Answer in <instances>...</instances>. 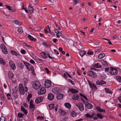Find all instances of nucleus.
<instances>
[{
    "label": "nucleus",
    "instance_id": "obj_1",
    "mask_svg": "<svg viewBox=\"0 0 121 121\" xmlns=\"http://www.w3.org/2000/svg\"><path fill=\"white\" fill-rule=\"evenodd\" d=\"M32 83L33 88L35 89H37L40 87V82L37 81H33Z\"/></svg>",
    "mask_w": 121,
    "mask_h": 121
},
{
    "label": "nucleus",
    "instance_id": "obj_2",
    "mask_svg": "<svg viewBox=\"0 0 121 121\" xmlns=\"http://www.w3.org/2000/svg\"><path fill=\"white\" fill-rule=\"evenodd\" d=\"M87 74L88 76L92 78H96L97 77L96 73L93 71H88Z\"/></svg>",
    "mask_w": 121,
    "mask_h": 121
},
{
    "label": "nucleus",
    "instance_id": "obj_3",
    "mask_svg": "<svg viewBox=\"0 0 121 121\" xmlns=\"http://www.w3.org/2000/svg\"><path fill=\"white\" fill-rule=\"evenodd\" d=\"M75 105L78 107L79 109L81 111H83L84 109V106L81 102H80L76 104Z\"/></svg>",
    "mask_w": 121,
    "mask_h": 121
},
{
    "label": "nucleus",
    "instance_id": "obj_4",
    "mask_svg": "<svg viewBox=\"0 0 121 121\" xmlns=\"http://www.w3.org/2000/svg\"><path fill=\"white\" fill-rule=\"evenodd\" d=\"M109 72L112 75H116L118 73V71L115 68L110 67V70L109 71Z\"/></svg>",
    "mask_w": 121,
    "mask_h": 121
},
{
    "label": "nucleus",
    "instance_id": "obj_5",
    "mask_svg": "<svg viewBox=\"0 0 121 121\" xmlns=\"http://www.w3.org/2000/svg\"><path fill=\"white\" fill-rule=\"evenodd\" d=\"M19 89L20 93L21 95L24 94L25 91L24 87L22 84H19Z\"/></svg>",
    "mask_w": 121,
    "mask_h": 121
},
{
    "label": "nucleus",
    "instance_id": "obj_6",
    "mask_svg": "<svg viewBox=\"0 0 121 121\" xmlns=\"http://www.w3.org/2000/svg\"><path fill=\"white\" fill-rule=\"evenodd\" d=\"M46 92V90L44 87H41L38 91V94L39 95H41L45 94Z\"/></svg>",
    "mask_w": 121,
    "mask_h": 121
},
{
    "label": "nucleus",
    "instance_id": "obj_7",
    "mask_svg": "<svg viewBox=\"0 0 121 121\" xmlns=\"http://www.w3.org/2000/svg\"><path fill=\"white\" fill-rule=\"evenodd\" d=\"M52 83L51 81L48 80H46L44 83V85L46 87L49 88L51 87Z\"/></svg>",
    "mask_w": 121,
    "mask_h": 121
},
{
    "label": "nucleus",
    "instance_id": "obj_8",
    "mask_svg": "<svg viewBox=\"0 0 121 121\" xmlns=\"http://www.w3.org/2000/svg\"><path fill=\"white\" fill-rule=\"evenodd\" d=\"M89 83V85L90 88H91V89L93 90H97V88L95 84L93 83L90 82L89 81H88Z\"/></svg>",
    "mask_w": 121,
    "mask_h": 121
},
{
    "label": "nucleus",
    "instance_id": "obj_9",
    "mask_svg": "<svg viewBox=\"0 0 121 121\" xmlns=\"http://www.w3.org/2000/svg\"><path fill=\"white\" fill-rule=\"evenodd\" d=\"M9 63L12 69L13 70L15 69L16 67L13 62L11 60H10L9 61Z\"/></svg>",
    "mask_w": 121,
    "mask_h": 121
},
{
    "label": "nucleus",
    "instance_id": "obj_10",
    "mask_svg": "<svg viewBox=\"0 0 121 121\" xmlns=\"http://www.w3.org/2000/svg\"><path fill=\"white\" fill-rule=\"evenodd\" d=\"M44 97H39L37 98L35 101V102L36 104H38L40 102L44 99Z\"/></svg>",
    "mask_w": 121,
    "mask_h": 121
},
{
    "label": "nucleus",
    "instance_id": "obj_11",
    "mask_svg": "<svg viewBox=\"0 0 121 121\" xmlns=\"http://www.w3.org/2000/svg\"><path fill=\"white\" fill-rule=\"evenodd\" d=\"M85 106L89 109L92 108L93 107V106L91 104L86 101L85 102Z\"/></svg>",
    "mask_w": 121,
    "mask_h": 121
},
{
    "label": "nucleus",
    "instance_id": "obj_12",
    "mask_svg": "<svg viewBox=\"0 0 121 121\" xmlns=\"http://www.w3.org/2000/svg\"><path fill=\"white\" fill-rule=\"evenodd\" d=\"M54 98V95L51 93L49 94L48 95V99L50 100H53Z\"/></svg>",
    "mask_w": 121,
    "mask_h": 121
},
{
    "label": "nucleus",
    "instance_id": "obj_13",
    "mask_svg": "<svg viewBox=\"0 0 121 121\" xmlns=\"http://www.w3.org/2000/svg\"><path fill=\"white\" fill-rule=\"evenodd\" d=\"M63 95L59 93L57 94L56 97L57 99L60 100L62 99L63 96Z\"/></svg>",
    "mask_w": 121,
    "mask_h": 121
},
{
    "label": "nucleus",
    "instance_id": "obj_14",
    "mask_svg": "<svg viewBox=\"0 0 121 121\" xmlns=\"http://www.w3.org/2000/svg\"><path fill=\"white\" fill-rule=\"evenodd\" d=\"M42 55H43V57L45 58H47L48 57L50 59H52V57L50 56L49 54L48 53H46L44 52H42Z\"/></svg>",
    "mask_w": 121,
    "mask_h": 121
},
{
    "label": "nucleus",
    "instance_id": "obj_15",
    "mask_svg": "<svg viewBox=\"0 0 121 121\" xmlns=\"http://www.w3.org/2000/svg\"><path fill=\"white\" fill-rule=\"evenodd\" d=\"M95 115V114L94 112L92 113V115H91L89 113H87L85 116L87 118H93L94 117V116Z\"/></svg>",
    "mask_w": 121,
    "mask_h": 121
},
{
    "label": "nucleus",
    "instance_id": "obj_16",
    "mask_svg": "<svg viewBox=\"0 0 121 121\" xmlns=\"http://www.w3.org/2000/svg\"><path fill=\"white\" fill-rule=\"evenodd\" d=\"M69 91L72 93H77L78 91L72 88H69Z\"/></svg>",
    "mask_w": 121,
    "mask_h": 121
},
{
    "label": "nucleus",
    "instance_id": "obj_17",
    "mask_svg": "<svg viewBox=\"0 0 121 121\" xmlns=\"http://www.w3.org/2000/svg\"><path fill=\"white\" fill-rule=\"evenodd\" d=\"M72 98L74 100H77L79 99V96L77 94H74L72 95Z\"/></svg>",
    "mask_w": 121,
    "mask_h": 121
},
{
    "label": "nucleus",
    "instance_id": "obj_18",
    "mask_svg": "<svg viewBox=\"0 0 121 121\" xmlns=\"http://www.w3.org/2000/svg\"><path fill=\"white\" fill-rule=\"evenodd\" d=\"M96 83L97 85H102L104 84H106V82L103 80H101L100 81H97L96 82Z\"/></svg>",
    "mask_w": 121,
    "mask_h": 121
},
{
    "label": "nucleus",
    "instance_id": "obj_19",
    "mask_svg": "<svg viewBox=\"0 0 121 121\" xmlns=\"http://www.w3.org/2000/svg\"><path fill=\"white\" fill-rule=\"evenodd\" d=\"M94 67L96 68H99L101 67V65L99 63H97L94 65Z\"/></svg>",
    "mask_w": 121,
    "mask_h": 121
},
{
    "label": "nucleus",
    "instance_id": "obj_20",
    "mask_svg": "<svg viewBox=\"0 0 121 121\" xmlns=\"http://www.w3.org/2000/svg\"><path fill=\"white\" fill-rule=\"evenodd\" d=\"M33 100H31L30 102L29 107L31 109L35 108V105L33 104Z\"/></svg>",
    "mask_w": 121,
    "mask_h": 121
},
{
    "label": "nucleus",
    "instance_id": "obj_21",
    "mask_svg": "<svg viewBox=\"0 0 121 121\" xmlns=\"http://www.w3.org/2000/svg\"><path fill=\"white\" fill-rule=\"evenodd\" d=\"M21 109L22 111L26 115L27 114L28 112L25 109L23 106H21Z\"/></svg>",
    "mask_w": 121,
    "mask_h": 121
},
{
    "label": "nucleus",
    "instance_id": "obj_22",
    "mask_svg": "<svg viewBox=\"0 0 121 121\" xmlns=\"http://www.w3.org/2000/svg\"><path fill=\"white\" fill-rule=\"evenodd\" d=\"M22 82L25 85H26L28 83V81L27 79L26 78H24L23 79Z\"/></svg>",
    "mask_w": 121,
    "mask_h": 121
},
{
    "label": "nucleus",
    "instance_id": "obj_23",
    "mask_svg": "<svg viewBox=\"0 0 121 121\" xmlns=\"http://www.w3.org/2000/svg\"><path fill=\"white\" fill-rule=\"evenodd\" d=\"M8 75L10 79H11L13 78V74L11 72L9 71V72Z\"/></svg>",
    "mask_w": 121,
    "mask_h": 121
},
{
    "label": "nucleus",
    "instance_id": "obj_24",
    "mask_svg": "<svg viewBox=\"0 0 121 121\" xmlns=\"http://www.w3.org/2000/svg\"><path fill=\"white\" fill-rule=\"evenodd\" d=\"M28 37L30 39L31 41H36L37 40L36 39L34 38L33 37L30 35H28Z\"/></svg>",
    "mask_w": 121,
    "mask_h": 121
},
{
    "label": "nucleus",
    "instance_id": "obj_25",
    "mask_svg": "<svg viewBox=\"0 0 121 121\" xmlns=\"http://www.w3.org/2000/svg\"><path fill=\"white\" fill-rule=\"evenodd\" d=\"M23 63L28 69H29V68L30 67L31 65L25 61L23 62Z\"/></svg>",
    "mask_w": 121,
    "mask_h": 121
},
{
    "label": "nucleus",
    "instance_id": "obj_26",
    "mask_svg": "<svg viewBox=\"0 0 121 121\" xmlns=\"http://www.w3.org/2000/svg\"><path fill=\"white\" fill-rule=\"evenodd\" d=\"M29 12L31 13H33V8L32 6L30 5L28 7Z\"/></svg>",
    "mask_w": 121,
    "mask_h": 121
},
{
    "label": "nucleus",
    "instance_id": "obj_27",
    "mask_svg": "<svg viewBox=\"0 0 121 121\" xmlns=\"http://www.w3.org/2000/svg\"><path fill=\"white\" fill-rule=\"evenodd\" d=\"M98 112H105V110L100 108V107H97L96 108Z\"/></svg>",
    "mask_w": 121,
    "mask_h": 121
},
{
    "label": "nucleus",
    "instance_id": "obj_28",
    "mask_svg": "<svg viewBox=\"0 0 121 121\" xmlns=\"http://www.w3.org/2000/svg\"><path fill=\"white\" fill-rule=\"evenodd\" d=\"M105 92L107 93H108L111 94H112V92L108 88H105Z\"/></svg>",
    "mask_w": 121,
    "mask_h": 121
},
{
    "label": "nucleus",
    "instance_id": "obj_29",
    "mask_svg": "<svg viewBox=\"0 0 121 121\" xmlns=\"http://www.w3.org/2000/svg\"><path fill=\"white\" fill-rule=\"evenodd\" d=\"M12 95L14 96L15 99H16L18 98V96L16 92L13 91L12 93Z\"/></svg>",
    "mask_w": 121,
    "mask_h": 121
},
{
    "label": "nucleus",
    "instance_id": "obj_30",
    "mask_svg": "<svg viewBox=\"0 0 121 121\" xmlns=\"http://www.w3.org/2000/svg\"><path fill=\"white\" fill-rule=\"evenodd\" d=\"M86 53V52L84 51H80L79 52V54L81 56H82Z\"/></svg>",
    "mask_w": 121,
    "mask_h": 121
},
{
    "label": "nucleus",
    "instance_id": "obj_31",
    "mask_svg": "<svg viewBox=\"0 0 121 121\" xmlns=\"http://www.w3.org/2000/svg\"><path fill=\"white\" fill-rule=\"evenodd\" d=\"M77 114V113L74 111H72L71 113V115L73 117H76Z\"/></svg>",
    "mask_w": 121,
    "mask_h": 121
},
{
    "label": "nucleus",
    "instance_id": "obj_32",
    "mask_svg": "<svg viewBox=\"0 0 121 121\" xmlns=\"http://www.w3.org/2000/svg\"><path fill=\"white\" fill-rule=\"evenodd\" d=\"M49 109L50 110H52L54 107V104H52L48 105Z\"/></svg>",
    "mask_w": 121,
    "mask_h": 121
},
{
    "label": "nucleus",
    "instance_id": "obj_33",
    "mask_svg": "<svg viewBox=\"0 0 121 121\" xmlns=\"http://www.w3.org/2000/svg\"><path fill=\"white\" fill-rule=\"evenodd\" d=\"M105 56V54L104 53H100L98 56V58L101 59L104 57Z\"/></svg>",
    "mask_w": 121,
    "mask_h": 121
},
{
    "label": "nucleus",
    "instance_id": "obj_34",
    "mask_svg": "<svg viewBox=\"0 0 121 121\" xmlns=\"http://www.w3.org/2000/svg\"><path fill=\"white\" fill-rule=\"evenodd\" d=\"M0 63L1 64H3L4 65H5L6 63L3 60L2 58L0 57Z\"/></svg>",
    "mask_w": 121,
    "mask_h": 121
},
{
    "label": "nucleus",
    "instance_id": "obj_35",
    "mask_svg": "<svg viewBox=\"0 0 121 121\" xmlns=\"http://www.w3.org/2000/svg\"><path fill=\"white\" fill-rule=\"evenodd\" d=\"M65 105L66 108H70L71 107V104L68 103H65Z\"/></svg>",
    "mask_w": 121,
    "mask_h": 121
},
{
    "label": "nucleus",
    "instance_id": "obj_36",
    "mask_svg": "<svg viewBox=\"0 0 121 121\" xmlns=\"http://www.w3.org/2000/svg\"><path fill=\"white\" fill-rule=\"evenodd\" d=\"M102 64L105 66H107L108 64L107 62L104 60H102L101 62Z\"/></svg>",
    "mask_w": 121,
    "mask_h": 121
},
{
    "label": "nucleus",
    "instance_id": "obj_37",
    "mask_svg": "<svg viewBox=\"0 0 121 121\" xmlns=\"http://www.w3.org/2000/svg\"><path fill=\"white\" fill-rule=\"evenodd\" d=\"M116 77L118 81L121 83V77L117 76H116Z\"/></svg>",
    "mask_w": 121,
    "mask_h": 121
},
{
    "label": "nucleus",
    "instance_id": "obj_38",
    "mask_svg": "<svg viewBox=\"0 0 121 121\" xmlns=\"http://www.w3.org/2000/svg\"><path fill=\"white\" fill-rule=\"evenodd\" d=\"M10 52L13 54L17 56L18 55H19L16 52L13 50H11L10 51Z\"/></svg>",
    "mask_w": 121,
    "mask_h": 121
},
{
    "label": "nucleus",
    "instance_id": "obj_39",
    "mask_svg": "<svg viewBox=\"0 0 121 121\" xmlns=\"http://www.w3.org/2000/svg\"><path fill=\"white\" fill-rule=\"evenodd\" d=\"M96 116L98 118H99L100 119H102L103 118V116L101 114L98 113L97 114Z\"/></svg>",
    "mask_w": 121,
    "mask_h": 121
},
{
    "label": "nucleus",
    "instance_id": "obj_40",
    "mask_svg": "<svg viewBox=\"0 0 121 121\" xmlns=\"http://www.w3.org/2000/svg\"><path fill=\"white\" fill-rule=\"evenodd\" d=\"M17 116L18 118H22L24 115L22 113H19L17 114Z\"/></svg>",
    "mask_w": 121,
    "mask_h": 121
},
{
    "label": "nucleus",
    "instance_id": "obj_41",
    "mask_svg": "<svg viewBox=\"0 0 121 121\" xmlns=\"http://www.w3.org/2000/svg\"><path fill=\"white\" fill-rule=\"evenodd\" d=\"M57 88H55L53 89V91L55 94H57L58 91H57Z\"/></svg>",
    "mask_w": 121,
    "mask_h": 121
},
{
    "label": "nucleus",
    "instance_id": "obj_42",
    "mask_svg": "<svg viewBox=\"0 0 121 121\" xmlns=\"http://www.w3.org/2000/svg\"><path fill=\"white\" fill-rule=\"evenodd\" d=\"M17 31L20 34H22L23 32L22 29L21 28H19L18 29Z\"/></svg>",
    "mask_w": 121,
    "mask_h": 121
},
{
    "label": "nucleus",
    "instance_id": "obj_43",
    "mask_svg": "<svg viewBox=\"0 0 121 121\" xmlns=\"http://www.w3.org/2000/svg\"><path fill=\"white\" fill-rule=\"evenodd\" d=\"M60 112L61 114L62 115H66V112L62 110H60Z\"/></svg>",
    "mask_w": 121,
    "mask_h": 121
},
{
    "label": "nucleus",
    "instance_id": "obj_44",
    "mask_svg": "<svg viewBox=\"0 0 121 121\" xmlns=\"http://www.w3.org/2000/svg\"><path fill=\"white\" fill-rule=\"evenodd\" d=\"M0 47L2 49V50L4 49L5 48H6L4 45L3 44H1Z\"/></svg>",
    "mask_w": 121,
    "mask_h": 121
},
{
    "label": "nucleus",
    "instance_id": "obj_45",
    "mask_svg": "<svg viewBox=\"0 0 121 121\" xmlns=\"http://www.w3.org/2000/svg\"><path fill=\"white\" fill-rule=\"evenodd\" d=\"M0 47L2 49V50L4 49L5 48H6L4 45L3 44H1Z\"/></svg>",
    "mask_w": 121,
    "mask_h": 121
},
{
    "label": "nucleus",
    "instance_id": "obj_46",
    "mask_svg": "<svg viewBox=\"0 0 121 121\" xmlns=\"http://www.w3.org/2000/svg\"><path fill=\"white\" fill-rule=\"evenodd\" d=\"M3 52L5 54H7L8 53V52L6 48H5L4 50H2Z\"/></svg>",
    "mask_w": 121,
    "mask_h": 121
},
{
    "label": "nucleus",
    "instance_id": "obj_47",
    "mask_svg": "<svg viewBox=\"0 0 121 121\" xmlns=\"http://www.w3.org/2000/svg\"><path fill=\"white\" fill-rule=\"evenodd\" d=\"M5 118L3 116H2L0 118V121H5Z\"/></svg>",
    "mask_w": 121,
    "mask_h": 121
},
{
    "label": "nucleus",
    "instance_id": "obj_48",
    "mask_svg": "<svg viewBox=\"0 0 121 121\" xmlns=\"http://www.w3.org/2000/svg\"><path fill=\"white\" fill-rule=\"evenodd\" d=\"M5 5L6 6V8L8 9L9 10H12V9L8 5Z\"/></svg>",
    "mask_w": 121,
    "mask_h": 121
},
{
    "label": "nucleus",
    "instance_id": "obj_49",
    "mask_svg": "<svg viewBox=\"0 0 121 121\" xmlns=\"http://www.w3.org/2000/svg\"><path fill=\"white\" fill-rule=\"evenodd\" d=\"M20 4L22 8V9H24V4L23 3V2H21L20 3Z\"/></svg>",
    "mask_w": 121,
    "mask_h": 121
},
{
    "label": "nucleus",
    "instance_id": "obj_50",
    "mask_svg": "<svg viewBox=\"0 0 121 121\" xmlns=\"http://www.w3.org/2000/svg\"><path fill=\"white\" fill-rule=\"evenodd\" d=\"M44 117H40L39 116H38L37 117V118L40 120H42L44 119Z\"/></svg>",
    "mask_w": 121,
    "mask_h": 121
},
{
    "label": "nucleus",
    "instance_id": "obj_51",
    "mask_svg": "<svg viewBox=\"0 0 121 121\" xmlns=\"http://www.w3.org/2000/svg\"><path fill=\"white\" fill-rule=\"evenodd\" d=\"M21 52L22 54H25L26 52L24 50L22 49L21 50Z\"/></svg>",
    "mask_w": 121,
    "mask_h": 121
},
{
    "label": "nucleus",
    "instance_id": "obj_52",
    "mask_svg": "<svg viewBox=\"0 0 121 121\" xmlns=\"http://www.w3.org/2000/svg\"><path fill=\"white\" fill-rule=\"evenodd\" d=\"M69 82H70L73 85H74L75 84V83L74 82L70 79L69 80Z\"/></svg>",
    "mask_w": 121,
    "mask_h": 121
},
{
    "label": "nucleus",
    "instance_id": "obj_53",
    "mask_svg": "<svg viewBox=\"0 0 121 121\" xmlns=\"http://www.w3.org/2000/svg\"><path fill=\"white\" fill-rule=\"evenodd\" d=\"M68 119V118L66 117H65L62 119V121H67Z\"/></svg>",
    "mask_w": 121,
    "mask_h": 121
},
{
    "label": "nucleus",
    "instance_id": "obj_54",
    "mask_svg": "<svg viewBox=\"0 0 121 121\" xmlns=\"http://www.w3.org/2000/svg\"><path fill=\"white\" fill-rule=\"evenodd\" d=\"M32 95H31V94H30L28 95L27 96V98H29L30 99V98H32Z\"/></svg>",
    "mask_w": 121,
    "mask_h": 121
},
{
    "label": "nucleus",
    "instance_id": "obj_55",
    "mask_svg": "<svg viewBox=\"0 0 121 121\" xmlns=\"http://www.w3.org/2000/svg\"><path fill=\"white\" fill-rule=\"evenodd\" d=\"M74 2H75V3L74 4H78L79 2L78 0H74Z\"/></svg>",
    "mask_w": 121,
    "mask_h": 121
},
{
    "label": "nucleus",
    "instance_id": "obj_56",
    "mask_svg": "<svg viewBox=\"0 0 121 121\" xmlns=\"http://www.w3.org/2000/svg\"><path fill=\"white\" fill-rule=\"evenodd\" d=\"M30 63L32 64H34L35 63V61L32 59L30 60Z\"/></svg>",
    "mask_w": 121,
    "mask_h": 121
},
{
    "label": "nucleus",
    "instance_id": "obj_57",
    "mask_svg": "<svg viewBox=\"0 0 121 121\" xmlns=\"http://www.w3.org/2000/svg\"><path fill=\"white\" fill-rule=\"evenodd\" d=\"M87 54L89 55H92L93 54V52H88L87 53Z\"/></svg>",
    "mask_w": 121,
    "mask_h": 121
},
{
    "label": "nucleus",
    "instance_id": "obj_58",
    "mask_svg": "<svg viewBox=\"0 0 121 121\" xmlns=\"http://www.w3.org/2000/svg\"><path fill=\"white\" fill-rule=\"evenodd\" d=\"M110 70L108 68H105V71L106 72L107 71H109V70Z\"/></svg>",
    "mask_w": 121,
    "mask_h": 121
},
{
    "label": "nucleus",
    "instance_id": "obj_59",
    "mask_svg": "<svg viewBox=\"0 0 121 121\" xmlns=\"http://www.w3.org/2000/svg\"><path fill=\"white\" fill-rule=\"evenodd\" d=\"M24 87L25 91L27 92L28 91V88L26 86V85H25Z\"/></svg>",
    "mask_w": 121,
    "mask_h": 121
},
{
    "label": "nucleus",
    "instance_id": "obj_60",
    "mask_svg": "<svg viewBox=\"0 0 121 121\" xmlns=\"http://www.w3.org/2000/svg\"><path fill=\"white\" fill-rule=\"evenodd\" d=\"M15 23L16 24L18 25L19 23L18 21L17 20H15Z\"/></svg>",
    "mask_w": 121,
    "mask_h": 121
},
{
    "label": "nucleus",
    "instance_id": "obj_61",
    "mask_svg": "<svg viewBox=\"0 0 121 121\" xmlns=\"http://www.w3.org/2000/svg\"><path fill=\"white\" fill-rule=\"evenodd\" d=\"M54 52H55V53H56V54H59V52L58 51L56 50H54Z\"/></svg>",
    "mask_w": 121,
    "mask_h": 121
},
{
    "label": "nucleus",
    "instance_id": "obj_62",
    "mask_svg": "<svg viewBox=\"0 0 121 121\" xmlns=\"http://www.w3.org/2000/svg\"><path fill=\"white\" fill-rule=\"evenodd\" d=\"M55 32L56 34H59L60 33V32L58 31L57 29H55Z\"/></svg>",
    "mask_w": 121,
    "mask_h": 121
},
{
    "label": "nucleus",
    "instance_id": "obj_63",
    "mask_svg": "<svg viewBox=\"0 0 121 121\" xmlns=\"http://www.w3.org/2000/svg\"><path fill=\"white\" fill-rule=\"evenodd\" d=\"M63 75L64 77L66 79L67 78V76L65 73H64Z\"/></svg>",
    "mask_w": 121,
    "mask_h": 121
},
{
    "label": "nucleus",
    "instance_id": "obj_64",
    "mask_svg": "<svg viewBox=\"0 0 121 121\" xmlns=\"http://www.w3.org/2000/svg\"><path fill=\"white\" fill-rule=\"evenodd\" d=\"M117 99L120 102L121 101V97L120 96L117 97Z\"/></svg>",
    "mask_w": 121,
    "mask_h": 121
}]
</instances>
